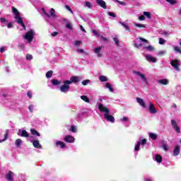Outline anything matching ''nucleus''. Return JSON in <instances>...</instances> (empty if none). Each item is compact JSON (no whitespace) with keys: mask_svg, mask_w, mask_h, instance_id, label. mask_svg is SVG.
Listing matches in <instances>:
<instances>
[{"mask_svg":"<svg viewBox=\"0 0 181 181\" xmlns=\"http://www.w3.org/2000/svg\"><path fill=\"white\" fill-rule=\"evenodd\" d=\"M99 110L100 112H105L104 115L105 119H107L109 122H112V124L115 122V118L114 116L110 115V109L104 107L103 103L99 104L98 105Z\"/></svg>","mask_w":181,"mask_h":181,"instance_id":"obj_1","label":"nucleus"},{"mask_svg":"<svg viewBox=\"0 0 181 181\" xmlns=\"http://www.w3.org/2000/svg\"><path fill=\"white\" fill-rule=\"evenodd\" d=\"M35 36V31L33 30H28L25 35L24 36V39L28 41V43H32L33 42V37Z\"/></svg>","mask_w":181,"mask_h":181,"instance_id":"obj_2","label":"nucleus"},{"mask_svg":"<svg viewBox=\"0 0 181 181\" xmlns=\"http://www.w3.org/2000/svg\"><path fill=\"white\" fill-rule=\"evenodd\" d=\"M64 85L60 87V91L62 93H67L69 90H70V82L69 80H66L63 81Z\"/></svg>","mask_w":181,"mask_h":181,"instance_id":"obj_3","label":"nucleus"},{"mask_svg":"<svg viewBox=\"0 0 181 181\" xmlns=\"http://www.w3.org/2000/svg\"><path fill=\"white\" fill-rule=\"evenodd\" d=\"M171 66L177 71H180V59H174L170 62Z\"/></svg>","mask_w":181,"mask_h":181,"instance_id":"obj_4","label":"nucleus"},{"mask_svg":"<svg viewBox=\"0 0 181 181\" xmlns=\"http://www.w3.org/2000/svg\"><path fill=\"white\" fill-rule=\"evenodd\" d=\"M14 18L16 19V23L21 25L22 28H23V30H26V25H25V23H23V18H22V17L20 15L15 16Z\"/></svg>","mask_w":181,"mask_h":181,"instance_id":"obj_5","label":"nucleus"},{"mask_svg":"<svg viewBox=\"0 0 181 181\" xmlns=\"http://www.w3.org/2000/svg\"><path fill=\"white\" fill-rule=\"evenodd\" d=\"M171 125L177 134H180V127H179L175 119L171 120Z\"/></svg>","mask_w":181,"mask_h":181,"instance_id":"obj_6","label":"nucleus"},{"mask_svg":"<svg viewBox=\"0 0 181 181\" xmlns=\"http://www.w3.org/2000/svg\"><path fill=\"white\" fill-rule=\"evenodd\" d=\"M69 84H71V83H74V84H77V83H80V76H71L70 78V81H69Z\"/></svg>","mask_w":181,"mask_h":181,"instance_id":"obj_7","label":"nucleus"},{"mask_svg":"<svg viewBox=\"0 0 181 181\" xmlns=\"http://www.w3.org/2000/svg\"><path fill=\"white\" fill-rule=\"evenodd\" d=\"M64 141L68 144H73L74 142V138L71 135H66L64 138Z\"/></svg>","mask_w":181,"mask_h":181,"instance_id":"obj_8","label":"nucleus"},{"mask_svg":"<svg viewBox=\"0 0 181 181\" xmlns=\"http://www.w3.org/2000/svg\"><path fill=\"white\" fill-rule=\"evenodd\" d=\"M96 4L101 6L103 9H107V4L104 1V0H96Z\"/></svg>","mask_w":181,"mask_h":181,"instance_id":"obj_9","label":"nucleus"},{"mask_svg":"<svg viewBox=\"0 0 181 181\" xmlns=\"http://www.w3.org/2000/svg\"><path fill=\"white\" fill-rule=\"evenodd\" d=\"M103 49V47L100 46L94 49V53H95L98 56V57H103V54H101V49Z\"/></svg>","mask_w":181,"mask_h":181,"instance_id":"obj_10","label":"nucleus"},{"mask_svg":"<svg viewBox=\"0 0 181 181\" xmlns=\"http://www.w3.org/2000/svg\"><path fill=\"white\" fill-rule=\"evenodd\" d=\"M148 110L151 114H156V112H158V110L155 108V105H153L152 103H150Z\"/></svg>","mask_w":181,"mask_h":181,"instance_id":"obj_11","label":"nucleus"},{"mask_svg":"<svg viewBox=\"0 0 181 181\" xmlns=\"http://www.w3.org/2000/svg\"><path fill=\"white\" fill-rule=\"evenodd\" d=\"M136 100L138 104H139V105L143 107V108H146V103H145V101H144V99L141 98H136Z\"/></svg>","mask_w":181,"mask_h":181,"instance_id":"obj_12","label":"nucleus"},{"mask_svg":"<svg viewBox=\"0 0 181 181\" xmlns=\"http://www.w3.org/2000/svg\"><path fill=\"white\" fill-rule=\"evenodd\" d=\"M13 172L8 171V173L6 175V179H7L8 181H13Z\"/></svg>","mask_w":181,"mask_h":181,"instance_id":"obj_13","label":"nucleus"},{"mask_svg":"<svg viewBox=\"0 0 181 181\" xmlns=\"http://www.w3.org/2000/svg\"><path fill=\"white\" fill-rule=\"evenodd\" d=\"M134 74H137V76L141 77V78L143 80V81H145V83H146L147 79H146V76H145L144 74H141V72L136 71H134Z\"/></svg>","mask_w":181,"mask_h":181,"instance_id":"obj_14","label":"nucleus"},{"mask_svg":"<svg viewBox=\"0 0 181 181\" xmlns=\"http://www.w3.org/2000/svg\"><path fill=\"white\" fill-rule=\"evenodd\" d=\"M146 59L147 62L156 63V58L152 57L151 55H146Z\"/></svg>","mask_w":181,"mask_h":181,"instance_id":"obj_15","label":"nucleus"},{"mask_svg":"<svg viewBox=\"0 0 181 181\" xmlns=\"http://www.w3.org/2000/svg\"><path fill=\"white\" fill-rule=\"evenodd\" d=\"M56 146H59L61 149H64L66 148V144L62 141H57Z\"/></svg>","mask_w":181,"mask_h":181,"instance_id":"obj_16","label":"nucleus"},{"mask_svg":"<svg viewBox=\"0 0 181 181\" xmlns=\"http://www.w3.org/2000/svg\"><path fill=\"white\" fill-rule=\"evenodd\" d=\"M33 145L34 148H37V149H42V145H40V143H39V140L33 141Z\"/></svg>","mask_w":181,"mask_h":181,"instance_id":"obj_17","label":"nucleus"},{"mask_svg":"<svg viewBox=\"0 0 181 181\" xmlns=\"http://www.w3.org/2000/svg\"><path fill=\"white\" fill-rule=\"evenodd\" d=\"M157 83H158V84H162L163 86H168V84H169V80L164 78L157 81Z\"/></svg>","mask_w":181,"mask_h":181,"instance_id":"obj_18","label":"nucleus"},{"mask_svg":"<svg viewBox=\"0 0 181 181\" xmlns=\"http://www.w3.org/2000/svg\"><path fill=\"white\" fill-rule=\"evenodd\" d=\"M174 156H177L180 153V146H176L173 151Z\"/></svg>","mask_w":181,"mask_h":181,"instance_id":"obj_19","label":"nucleus"},{"mask_svg":"<svg viewBox=\"0 0 181 181\" xmlns=\"http://www.w3.org/2000/svg\"><path fill=\"white\" fill-rule=\"evenodd\" d=\"M21 136H23V138H29V133L26 130H22Z\"/></svg>","mask_w":181,"mask_h":181,"instance_id":"obj_20","label":"nucleus"},{"mask_svg":"<svg viewBox=\"0 0 181 181\" xmlns=\"http://www.w3.org/2000/svg\"><path fill=\"white\" fill-rule=\"evenodd\" d=\"M51 81L53 86H60L62 84V81H57V79H52Z\"/></svg>","mask_w":181,"mask_h":181,"instance_id":"obj_21","label":"nucleus"},{"mask_svg":"<svg viewBox=\"0 0 181 181\" xmlns=\"http://www.w3.org/2000/svg\"><path fill=\"white\" fill-rule=\"evenodd\" d=\"M120 25H121L122 27H124V28L126 29V30H127V32H130L131 28H129V25L128 24H126V23H124L121 22V23H120Z\"/></svg>","mask_w":181,"mask_h":181,"instance_id":"obj_22","label":"nucleus"},{"mask_svg":"<svg viewBox=\"0 0 181 181\" xmlns=\"http://www.w3.org/2000/svg\"><path fill=\"white\" fill-rule=\"evenodd\" d=\"M99 80L102 83H105V81H108V78H107V76H100L99 77Z\"/></svg>","mask_w":181,"mask_h":181,"instance_id":"obj_23","label":"nucleus"},{"mask_svg":"<svg viewBox=\"0 0 181 181\" xmlns=\"http://www.w3.org/2000/svg\"><path fill=\"white\" fill-rule=\"evenodd\" d=\"M30 132L32 135H37V136H40V133L37 132V130L35 129H31Z\"/></svg>","mask_w":181,"mask_h":181,"instance_id":"obj_24","label":"nucleus"},{"mask_svg":"<svg viewBox=\"0 0 181 181\" xmlns=\"http://www.w3.org/2000/svg\"><path fill=\"white\" fill-rule=\"evenodd\" d=\"M149 136L151 139H153V141L158 139V134H155V133H150L149 134Z\"/></svg>","mask_w":181,"mask_h":181,"instance_id":"obj_25","label":"nucleus"},{"mask_svg":"<svg viewBox=\"0 0 181 181\" xmlns=\"http://www.w3.org/2000/svg\"><path fill=\"white\" fill-rule=\"evenodd\" d=\"M156 160L158 163H162V156L159 154L156 156Z\"/></svg>","mask_w":181,"mask_h":181,"instance_id":"obj_26","label":"nucleus"},{"mask_svg":"<svg viewBox=\"0 0 181 181\" xmlns=\"http://www.w3.org/2000/svg\"><path fill=\"white\" fill-rule=\"evenodd\" d=\"M11 10L14 13L15 16H18L19 15V11L18 10V8L13 6L11 7Z\"/></svg>","mask_w":181,"mask_h":181,"instance_id":"obj_27","label":"nucleus"},{"mask_svg":"<svg viewBox=\"0 0 181 181\" xmlns=\"http://www.w3.org/2000/svg\"><path fill=\"white\" fill-rule=\"evenodd\" d=\"M8 136H9V133H8V130H6V134L4 135V139L0 140V144L2 142H4V141H6V139H8Z\"/></svg>","mask_w":181,"mask_h":181,"instance_id":"obj_28","label":"nucleus"},{"mask_svg":"<svg viewBox=\"0 0 181 181\" xmlns=\"http://www.w3.org/2000/svg\"><path fill=\"white\" fill-rule=\"evenodd\" d=\"M50 16H52V18H57V16L56 15V11L54 10V8H51Z\"/></svg>","mask_w":181,"mask_h":181,"instance_id":"obj_29","label":"nucleus"},{"mask_svg":"<svg viewBox=\"0 0 181 181\" xmlns=\"http://www.w3.org/2000/svg\"><path fill=\"white\" fill-rule=\"evenodd\" d=\"M53 76V71H49L46 73V77L47 78H52V76Z\"/></svg>","mask_w":181,"mask_h":181,"instance_id":"obj_30","label":"nucleus"},{"mask_svg":"<svg viewBox=\"0 0 181 181\" xmlns=\"http://www.w3.org/2000/svg\"><path fill=\"white\" fill-rule=\"evenodd\" d=\"M81 100L85 101V103H90V99L88 98V97H87L86 95H81Z\"/></svg>","mask_w":181,"mask_h":181,"instance_id":"obj_31","label":"nucleus"},{"mask_svg":"<svg viewBox=\"0 0 181 181\" xmlns=\"http://www.w3.org/2000/svg\"><path fill=\"white\" fill-rule=\"evenodd\" d=\"M106 88L110 90V93H114V88H112L110 83H106Z\"/></svg>","mask_w":181,"mask_h":181,"instance_id":"obj_32","label":"nucleus"},{"mask_svg":"<svg viewBox=\"0 0 181 181\" xmlns=\"http://www.w3.org/2000/svg\"><path fill=\"white\" fill-rule=\"evenodd\" d=\"M144 16H146L148 19H151V18H152V14L150 12L144 11Z\"/></svg>","mask_w":181,"mask_h":181,"instance_id":"obj_33","label":"nucleus"},{"mask_svg":"<svg viewBox=\"0 0 181 181\" xmlns=\"http://www.w3.org/2000/svg\"><path fill=\"white\" fill-rule=\"evenodd\" d=\"M22 145V139H18L16 140V146H21Z\"/></svg>","mask_w":181,"mask_h":181,"instance_id":"obj_34","label":"nucleus"},{"mask_svg":"<svg viewBox=\"0 0 181 181\" xmlns=\"http://www.w3.org/2000/svg\"><path fill=\"white\" fill-rule=\"evenodd\" d=\"M158 43L159 45H165V43H166V40H165V39L160 37L158 39Z\"/></svg>","mask_w":181,"mask_h":181,"instance_id":"obj_35","label":"nucleus"},{"mask_svg":"<svg viewBox=\"0 0 181 181\" xmlns=\"http://www.w3.org/2000/svg\"><path fill=\"white\" fill-rule=\"evenodd\" d=\"M66 28L70 29V30H73V25H71V23H67L66 24Z\"/></svg>","mask_w":181,"mask_h":181,"instance_id":"obj_36","label":"nucleus"},{"mask_svg":"<svg viewBox=\"0 0 181 181\" xmlns=\"http://www.w3.org/2000/svg\"><path fill=\"white\" fill-rule=\"evenodd\" d=\"M89 83H90V79H86L82 81L83 86H88Z\"/></svg>","mask_w":181,"mask_h":181,"instance_id":"obj_37","label":"nucleus"},{"mask_svg":"<svg viewBox=\"0 0 181 181\" xmlns=\"http://www.w3.org/2000/svg\"><path fill=\"white\" fill-rule=\"evenodd\" d=\"M163 149H164L165 151H169V146L168 144H163Z\"/></svg>","mask_w":181,"mask_h":181,"instance_id":"obj_38","label":"nucleus"},{"mask_svg":"<svg viewBox=\"0 0 181 181\" xmlns=\"http://www.w3.org/2000/svg\"><path fill=\"white\" fill-rule=\"evenodd\" d=\"M141 146V142H138L137 145L134 147V151H139V147Z\"/></svg>","mask_w":181,"mask_h":181,"instance_id":"obj_39","label":"nucleus"},{"mask_svg":"<svg viewBox=\"0 0 181 181\" xmlns=\"http://www.w3.org/2000/svg\"><path fill=\"white\" fill-rule=\"evenodd\" d=\"M146 50H150V52H152L154 50V47H152L151 45H148L147 47H146Z\"/></svg>","mask_w":181,"mask_h":181,"instance_id":"obj_40","label":"nucleus"},{"mask_svg":"<svg viewBox=\"0 0 181 181\" xmlns=\"http://www.w3.org/2000/svg\"><path fill=\"white\" fill-rule=\"evenodd\" d=\"M107 15H109V16H112V18H117V14H115V13L113 12H108Z\"/></svg>","mask_w":181,"mask_h":181,"instance_id":"obj_41","label":"nucleus"},{"mask_svg":"<svg viewBox=\"0 0 181 181\" xmlns=\"http://www.w3.org/2000/svg\"><path fill=\"white\" fill-rule=\"evenodd\" d=\"M33 59V56L30 54H28L26 55V60H32Z\"/></svg>","mask_w":181,"mask_h":181,"instance_id":"obj_42","label":"nucleus"},{"mask_svg":"<svg viewBox=\"0 0 181 181\" xmlns=\"http://www.w3.org/2000/svg\"><path fill=\"white\" fill-rule=\"evenodd\" d=\"M86 6L88 8H90V9H91V8H93V5H91V3H90L89 1H86L85 2Z\"/></svg>","mask_w":181,"mask_h":181,"instance_id":"obj_43","label":"nucleus"},{"mask_svg":"<svg viewBox=\"0 0 181 181\" xmlns=\"http://www.w3.org/2000/svg\"><path fill=\"white\" fill-rule=\"evenodd\" d=\"M168 4H170V5H175L176 4V0H166Z\"/></svg>","mask_w":181,"mask_h":181,"instance_id":"obj_44","label":"nucleus"},{"mask_svg":"<svg viewBox=\"0 0 181 181\" xmlns=\"http://www.w3.org/2000/svg\"><path fill=\"white\" fill-rule=\"evenodd\" d=\"M69 131H71V132H76V127H74V125H72L69 129Z\"/></svg>","mask_w":181,"mask_h":181,"instance_id":"obj_45","label":"nucleus"},{"mask_svg":"<svg viewBox=\"0 0 181 181\" xmlns=\"http://www.w3.org/2000/svg\"><path fill=\"white\" fill-rule=\"evenodd\" d=\"M113 40H114L115 45H119V40L118 38L115 37H113Z\"/></svg>","mask_w":181,"mask_h":181,"instance_id":"obj_46","label":"nucleus"},{"mask_svg":"<svg viewBox=\"0 0 181 181\" xmlns=\"http://www.w3.org/2000/svg\"><path fill=\"white\" fill-rule=\"evenodd\" d=\"M139 40H141V42H144V43H146V44L149 43V41H148V40H146L144 37H140Z\"/></svg>","mask_w":181,"mask_h":181,"instance_id":"obj_47","label":"nucleus"},{"mask_svg":"<svg viewBox=\"0 0 181 181\" xmlns=\"http://www.w3.org/2000/svg\"><path fill=\"white\" fill-rule=\"evenodd\" d=\"M134 47H136V49H141V47H142V44L134 43Z\"/></svg>","mask_w":181,"mask_h":181,"instance_id":"obj_48","label":"nucleus"},{"mask_svg":"<svg viewBox=\"0 0 181 181\" xmlns=\"http://www.w3.org/2000/svg\"><path fill=\"white\" fill-rule=\"evenodd\" d=\"M65 8L67 9V11H69V12H71V13H74L73 10H71V8H70V6L69 5H65Z\"/></svg>","mask_w":181,"mask_h":181,"instance_id":"obj_49","label":"nucleus"},{"mask_svg":"<svg viewBox=\"0 0 181 181\" xmlns=\"http://www.w3.org/2000/svg\"><path fill=\"white\" fill-rule=\"evenodd\" d=\"M135 26H136V28H145V25L139 23H136Z\"/></svg>","mask_w":181,"mask_h":181,"instance_id":"obj_50","label":"nucleus"},{"mask_svg":"<svg viewBox=\"0 0 181 181\" xmlns=\"http://www.w3.org/2000/svg\"><path fill=\"white\" fill-rule=\"evenodd\" d=\"M174 50H175V52H177L178 53H180V54H181V49H180V48H179V47H174Z\"/></svg>","mask_w":181,"mask_h":181,"instance_id":"obj_51","label":"nucleus"},{"mask_svg":"<svg viewBox=\"0 0 181 181\" xmlns=\"http://www.w3.org/2000/svg\"><path fill=\"white\" fill-rule=\"evenodd\" d=\"M93 33L95 36H100V33L95 30H93Z\"/></svg>","mask_w":181,"mask_h":181,"instance_id":"obj_52","label":"nucleus"},{"mask_svg":"<svg viewBox=\"0 0 181 181\" xmlns=\"http://www.w3.org/2000/svg\"><path fill=\"white\" fill-rule=\"evenodd\" d=\"M115 2H117V4H119V5H125V2L120 1L119 0H114Z\"/></svg>","mask_w":181,"mask_h":181,"instance_id":"obj_53","label":"nucleus"},{"mask_svg":"<svg viewBox=\"0 0 181 181\" xmlns=\"http://www.w3.org/2000/svg\"><path fill=\"white\" fill-rule=\"evenodd\" d=\"M57 35H59V33L57 31H54L51 34V36L54 37V36H57Z\"/></svg>","mask_w":181,"mask_h":181,"instance_id":"obj_54","label":"nucleus"},{"mask_svg":"<svg viewBox=\"0 0 181 181\" xmlns=\"http://www.w3.org/2000/svg\"><path fill=\"white\" fill-rule=\"evenodd\" d=\"M27 95L28 98H32V92L30 90H28L27 92Z\"/></svg>","mask_w":181,"mask_h":181,"instance_id":"obj_55","label":"nucleus"},{"mask_svg":"<svg viewBox=\"0 0 181 181\" xmlns=\"http://www.w3.org/2000/svg\"><path fill=\"white\" fill-rule=\"evenodd\" d=\"M141 145H146V139H143L141 142Z\"/></svg>","mask_w":181,"mask_h":181,"instance_id":"obj_56","label":"nucleus"},{"mask_svg":"<svg viewBox=\"0 0 181 181\" xmlns=\"http://www.w3.org/2000/svg\"><path fill=\"white\" fill-rule=\"evenodd\" d=\"M28 110H29V111H30L31 112H33V105H30L28 107Z\"/></svg>","mask_w":181,"mask_h":181,"instance_id":"obj_57","label":"nucleus"},{"mask_svg":"<svg viewBox=\"0 0 181 181\" xmlns=\"http://www.w3.org/2000/svg\"><path fill=\"white\" fill-rule=\"evenodd\" d=\"M0 21H1V23H5L6 22H8V21L6 19H5L4 18H1Z\"/></svg>","mask_w":181,"mask_h":181,"instance_id":"obj_58","label":"nucleus"},{"mask_svg":"<svg viewBox=\"0 0 181 181\" xmlns=\"http://www.w3.org/2000/svg\"><path fill=\"white\" fill-rule=\"evenodd\" d=\"M145 19H146L145 16H140L139 17V21H145Z\"/></svg>","mask_w":181,"mask_h":181,"instance_id":"obj_59","label":"nucleus"},{"mask_svg":"<svg viewBox=\"0 0 181 181\" xmlns=\"http://www.w3.org/2000/svg\"><path fill=\"white\" fill-rule=\"evenodd\" d=\"M7 27L8 29H11V28H13V24L12 23H9L7 24Z\"/></svg>","mask_w":181,"mask_h":181,"instance_id":"obj_60","label":"nucleus"},{"mask_svg":"<svg viewBox=\"0 0 181 181\" xmlns=\"http://www.w3.org/2000/svg\"><path fill=\"white\" fill-rule=\"evenodd\" d=\"M101 39L103 40V42H108V38L104 37V36H101Z\"/></svg>","mask_w":181,"mask_h":181,"instance_id":"obj_61","label":"nucleus"},{"mask_svg":"<svg viewBox=\"0 0 181 181\" xmlns=\"http://www.w3.org/2000/svg\"><path fill=\"white\" fill-rule=\"evenodd\" d=\"M79 28H80L81 30H82V32H84L85 33H86V32H87V31H86V29H84V27H83V25H80Z\"/></svg>","mask_w":181,"mask_h":181,"instance_id":"obj_62","label":"nucleus"},{"mask_svg":"<svg viewBox=\"0 0 181 181\" xmlns=\"http://www.w3.org/2000/svg\"><path fill=\"white\" fill-rule=\"evenodd\" d=\"M161 35H164V36H169V33H168V31H163Z\"/></svg>","mask_w":181,"mask_h":181,"instance_id":"obj_63","label":"nucleus"},{"mask_svg":"<svg viewBox=\"0 0 181 181\" xmlns=\"http://www.w3.org/2000/svg\"><path fill=\"white\" fill-rule=\"evenodd\" d=\"M121 121L127 122L128 121V117H124L123 118L121 119Z\"/></svg>","mask_w":181,"mask_h":181,"instance_id":"obj_64","label":"nucleus"}]
</instances>
